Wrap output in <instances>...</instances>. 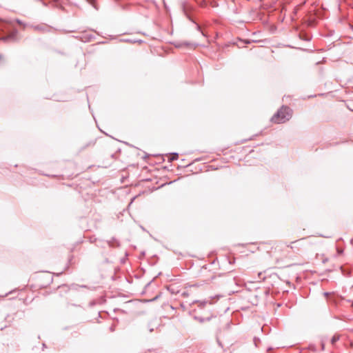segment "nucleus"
Returning a JSON list of instances; mask_svg holds the SVG:
<instances>
[{
    "instance_id": "1",
    "label": "nucleus",
    "mask_w": 353,
    "mask_h": 353,
    "mask_svg": "<svg viewBox=\"0 0 353 353\" xmlns=\"http://www.w3.org/2000/svg\"><path fill=\"white\" fill-rule=\"evenodd\" d=\"M292 116V110L288 106L283 105L271 118L275 123H283L289 121Z\"/></svg>"
},
{
    "instance_id": "7",
    "label": "nucleus",
    "mask_w": 353,
    "mask_h": 353,
    "mask_svg": "<svg viewBox=\"0 0 353 353\" xmlns=\"http://www.w3.org/2000/svg\"><path fill=\"white\" fill-rule=\"evenodd\" d=\"M178 157H179L178 153H172L170 154V161H172L176 160L178 159Z\"/></svg>"
},
{
    "instance_id": "9",
    "label": "nucleus",
    "mask_w": 353,
    "mask_h": 353,
    "mask_svg": "<svg viewBox=\"0 0 353 353\" xmlns=\"http://www.w3.org/2000/svg\"><path fill=\"white\" fill-rule=\"evenodd\" d=\"M148 327H149L150 332H152L154 329V327L152 326L151 324H149Z\"/></svg>"
},
{
    "instance_id": "11",
    "label": "nucleus",
    "mask_w": 353,
    "mask_h": 353,
    "mask_svg": "<svg viewBox=\"0 0 353 353\" xmlns=\"http://www.w3.org/2000/svg\"><path fill=\"white\" fill-rule=\"evenodd\" d=\"M16 21L19 25H22L23 24L22 21L21 20H19V19H17Z\"/></svg>"
},
{
    "instance_id": "15",
    "label": "nucleus",
    "mask_w": 353,
    "mask_h": 353,
    "mask_svg": "<svg viewBox=\"0 0 353 353\" xmlns=\"http://www.w3.org/2000/svg\"><path fill=\"white\" fill-rule=\"evenodd\" d=\"M325 296H327V295H328V293H327V292H325Z\"/></svg>"
},
{
    "instance_id": "17",
    "label": "nucleus",
    "mask_w": 353,
    "mask_h": 353,
    "mask_svg": "<svg viewBox=\"0 0 353 353\" xmlns=\"http://www.w3.org/2000/svg\"><path fill=\"white\" fill-rule=\"evenodd\" d=\"M184 44L186 45V46L189 45L188 43H184Z\"/></svg>"
},
{
    "instance_id": "13",
    "label": "nucleus",
    "mask_w": 353,
    "mask_h": 353,
    "mask_svg": "<svg viewBox=\"0 0 353 353\" xmlns=\"http://www.w3.org/2000/svg\"><path fill=\"white\" fill-rule=\"evenodd\" d=\"M114 330V326H111V327H110V331H111V332H113Z\"/></svg>"
},
{
    "instance_id": "2",
    "label": "nucleus",
    "mask_w": 353,
    "mask_h": 353,
    "mask_svg": "<svg viewBox=\"0 0 353 353\" xmlns=\"http://www.w3.org/2000/svg\"><path fill=\"white\" fill-rule=\"evenodd\" d=\"M34 30L41 32H46L50 30V27L47 26L46 24H39L36 26H31Z\"/></svg>"
},
{
    "instance_id": "18",
    "label": "nucleus",
    "mask_w": 353,
    "mask_h": 353,
    "mask_svg": "<svg viewBox=\"0 0 353 353\" xmlns=\"http://www.w3.org/2000/svg\"><path fill=\"white\" fill-rule=\"evenodd\" d=\"M246 43H250L249 41H245Z\"/></svg>"
},
{
    "instance_id": "16",
    "label": "nucleus",
    "mask_w": 353,
    "mask_h": 353,
    "mask_svg": "<svg viewBox=\"0 0 353 353\" xmlns=\"http://www.w3.org/2000/svg\"><path fill=\"white\" fill-rule=\"evenodd\" d=\"M42 3H43L44 6H46V4L45 3V2L42 1Z\"/></svg>"
},
{
    "instance_id": "10",
    "label": "nucleus",
    "mask_w": 353,
    "mask_h": 353,
    "mask_svg": "<svg viewBox=\"0 0 353 353\" xmlns=\"http://www.w3.org/2000/svg\"><path fill=\"white\" fill-rule=\"evenodd\" d=\"M321 350H325V342L323 341H321Z\"/></svg>"
},
{
    "instance_id": "5",
    "label": "nucleus",
    "mask_w": 353,
    "mask_h": 353,
    "mask_svg": "<svg viewBox=\"0 0 353 353\" xmlns=\"http://www.w3.org/2000/svg\"><path fill=\"white\" fill-rule=\"evenodd\" d=\"M194 319L199 321L200 323H203L206 321H210V317L203 318L201 316H194Z\"/></svg>"
},
{
    "instance_id": "19",
    "label": "nucleus",
    "mask_w": 353,
    "mask_h": 353,
    "mask_svg": "<svg viewBox=\"0 0 353 353\" xmlns=\"http://www.w3.org/2000/svg\"><path fill=\"white\" fill-rule=\"evenodd\" d=\"M351 345H352V346H353V343H352V344H351Z\"/></svg>"
},
{
    "instance_id": "6",
    "label": "nucleus",
    "mask_w": 353,
    "mask_h": 353,
    "mask_svg": "<svg viewBox=\"0 0 353 353\" xmlns=\"http://www.w3.org/2000/svg\"><path fill=\"white\" fill-rule=\"evenodd\" d=\"M340 339V335L335 334L333 336V337L331 339V343L332 345H334L336 341H338Z\"/></svg>"
},
{
    "instance_id": "3",
    "label": "nucleus",
    "mask_w": 353,
    "mask_h": 353,
    "mask_svg": "<svg viewBox=\"0 0 353 353\" xmlns=\"http://www.w3.org/2000/svg\"><path fill=\"white\" fill-rule=\"evenodd\" d=\"M109 247L116 248L120 245L119 242L114 238H112L110 241L106 242Z\"/></svg>"
},
{
    "instance_id": "4",
    "label": "nucleus",
    "mask_w": 353,
    "mask_h": 353,
    "mask_svg": "<svg viewBox=\"0 0 353 353\" xmlns=\"http://www.w3.org/2000/svg\"><path fill=\"white\" fill-rule=\"evenodd\" d=\"M17 31H15L14 32H12L9 35L3 37L2 39L6 41L9 40H14L17 37Z\"/></svg>"
},
{
    "instance_id": "14",
    "label": "nucleus",
    "mask_w": 353,
    "mask_h": 353,
    "mask_svg": "<svg viewBox=\"0 0 353 353\" xmlns=\"http://www.w3.org/2000/svg\"><path fill=\"white\" fill-rule=\"evenodd\" d=\"M196 28H197V30L200 31L201 28H200V26L199 25L196 26Z\"/></svg>"
},
{
    "instance_id": "8",
    "label": "nucleus",
    "mask_w": 353,
    "mask_h": 353,
    "mask_svg": "<svg viewBox=\"0 0 353 353\" xmlns=\"http://www.w3.org/2000/svg\"><path fill=\"white\" fill-rule=\"evenodd\" d=\"M207 303L211 304V303L208 301H201L199 303V307L202 309Z\"/></svg>"
},
{
    "instance_id": "12",
    "label": "nucleus",
    "mask_w": 353,
    "mask_h": 353,
    "mask_svg": "<svg viewBox=\"0 0 353 353\" xmlns=\"http://www.w3.org/2000/svg\"><path fill=\"white\" fill-rule=\"evenodd\" d=\"M87 1L94 5V0H87Z\"/></svg>"
},
{
    "instance_id": "20",
    "label": "nucleus",
    "mask_w": 353,
    "mask_h": 353,
    "mask_svg": "<svg viewBox=\"0 0 353 353\" xmlns=\"http://www.w3.org/2000/svg\"><path fill=\"white\" fill-rule=\"evenodd\" d=\"M352 306H353V301H352Z\"/></svg>"
}]
</instances>
